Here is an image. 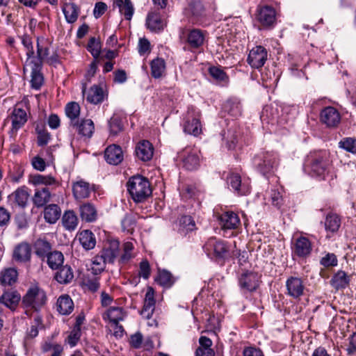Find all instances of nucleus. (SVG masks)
I'll return each instance as SVG.
<instances>
[{"mask_svg": "<svg viewBox=\"0 0 356 356\" xmlns=\"http://www.w3.org/2000/svg\"><path fill=\"white\" fill-rule=\"evenodd\" d=\"M332 165V161L327 151H313L305 158L304 170L312 177L325 180L330 172Z\"/></svg>", "mask_w": 356, "mask_h": 356, "instance_id": "obj_1", "label": "nucleus"}, {"mask_svg": "<svg viewBox=\"0 0 356 356\" xmlns=\"http://www.w3.org/2000/svg\"><path fill=\"white\" fill-rule=\"evenodd\" d=\"M120 253V241L118 239L108 240L102 249L92 259L91 273L100 275L106 264H113Z\"/></svg>", "mask_w": 356, "mask_h": 356, "instance_id": "obj_2", "label": "nucleus"}, {"mask_svg": "<svg viewBox=\"0 0 356 356\" xmlns=\"http://www.w3.org/2000/svg\"><path fill=\"white\" fill-rule=\"evenodd\" d=\"M47 292L38 283H34L27 289L22 298V305L28 315L29 312L40 313L47 305Z\"/></svg>", "mask_w": 356, "mask_h": 356, "instance_id": "obj_3", "label": "nucleus"}, {"mask_svg": "<svg viewBox=\"0 0 356 356\" xmlns=\"http://www.w3.org/2000/svg\"><path fill=\"white\" fill-rule=\"evenodd\" d=\"M203 250L209 259L221 265L230 257L229 243L216 237L209 238L203 245Z\"/></svg>", "mask_w": 356, "mask_h": 356, "instance_id": "obj_4", "label": "nucleus"}, {"mask_svg": "<svg viewBox=\"0 0 356 356\" xmlns=\"http://www.w3.org/2000/svg\"><path fill=\"white\" fill-rule=\"evenodd\" d=\"M127 188L133 200L137 203L145 202L152 193L149 180L141 175L130 177Z\"/></svg>", "mask_w": 356, "mask_h": 356, "instance_id": "obj_5", "label": "nucleus"}, {"mask_svg": "<svg viewBox=\"0 0 356 356\" xmlns=\"http://www.w3.org/2000/svg\"><path fill=\"white\" fill-rule=\"evenodd\" d=\"M253 164L258 172L266 176L277 167L279 157L275 152H261L253 158Z\"/></svg>", "mask_w": 356, "mask_h": 356, "instance_id": "obj_6", "label": "nucleus"}, {"mask_svg": "<svg viewBox=\"0 0 356 356\" xmlns=\"http://www.w3.org/2000/svg\"><path fill=\"white\" fill-rule=\"evenodd\" d=\"M200 111L193 106H189L183 118V130L193 136H198L202 133V125L200 121Z\"/></svg>", "mask_w": 356, "mask_h": 356, "instance_id": "obj_7", "label": "nucleus"}, {"mask_svg": "<svg viewBox=\"0 0 356 356\" xmlns=\"http://www.w3.org/2000/svg\"><path fill=\"white\" fill-rule=\"evenodd\" d=\"M255 19L261 29L270 30L277 24V12L274 7L268 5H259L255 11Z\"/></svg>", "mask_w": 356, "mask_h": 356, "instance_id": "obj_8", "label": "nucleus"}, {"mask_svg": "<svg viewBox=\"0 0 356 356\" xmlns=\"http://www.w3.org/2000/svg\"><path fill=\"white\" fill-rule=\"evenodd\" d=\"M313 242L306 236L300 235L293 239L291 243V253L293 257L306 259L313 251Z\"/></svg>", "mask_w": 356, "mask_h": 356, "instance_id": "obj_9", "label": "nucleus"}, {"mask_svg": "<svg viewBox=\"0 0 356 356\" xmlns=\"http://www.w3.org/2000/svg\"><path fill=\"white\" fill-rule=\"evenodd\" d=\"M227 182L228 186L237 195H248L250 193V179L248 178L242 179L238 173L230 172L227 177Z\"/></svg>", "mask_w": 356, "mask_h": 356, "instance_id": "obj_10", "label": "nucleus"}, {"mask_svg": "<svg viewBox=\"0 0 356 356\" xmlns=\"http://www.w3.org/2000/svg\"><path fill=\"white\" fill-rule=\"evenodd\" d=\"M261 275L258 273L246 270L238 277V286L244 291L252 293L257 290L261 282Z\"/></svg>", "mask_w": 356, "mask_h": 356, "instance_id": "obj_11", "label": "nucleus"}, {"mask_svg": "<svg viewBox=\"0 0 356 356\" xmlns=\"http://www.w3.org/2000/svg\"><path fill=\"white\" fill-rule=\"evenodd\" d=\"M319 120L322 124L327 128H337L341 120V116L339 111L331 106L323 108L319 114Z\"/></svg>", "mask_w": 356, "mask_h": 356, "instance_id": "obj_12", "label": "nucleus"}, {"mask_svg": "<svg viewBox=\"0 0 356 356\" xmlns=\"http://www.w3.org/2000/svg\"><path fill=\"white\" fill-rule=\"evenodd\" d=\"M29 188L25 186L17 188L14 192L8 195V202L12 208L24 209L28 204L30 193Z\"/></svg>", "mask_w": 356, "mask_h": 356, "instance_id": "obj_13", "label": "nucleus"}, {"mask_svg": "<svg viewBox=\"0 0 356 356\" xmlns=\"http://www.w3.org/2000/svg\"><path fill=\"white\" fill-rule=\"evenodd\" d=\"M86 90L87 83H83L81 86L82 94L83 96L86 94L87 102L92 104H101L107 97V94L104 91L102 87L99 85H93L87 92Z\"/></svg>", "mask_w": 356, "mask_h": 356, "instance_id": "obj_14", "label": "nucleus"}, {"mask_svg": "<svg viewBox=\"0 0 356 356\" xmlns=\"http://www.w3.org/2000/svg\"><path fill=\"white\" fill-rule=\"evenodd\" d=\"M267 58V50L264 47L259 45L250 51L247 62L252 68L259 69L264 65Z\"/></svg>", "mask_w": 356, "mask_h": 356, "instance_id": "obj_15", "label": "nucleus"}, {"mask_svg": "<svg viewBox=\"0 0 356 356\" xmlns=\"http://www.w3.org/2000/svg\"><path fill=\"white\" fill-rule=\"evenodd\" d=\"M186 13L193 23L200 24L206 17L205 8L200 0H192L186 8Z\"/></svg>", "mask_w": 356, "mask_h": 356, "instance_id": "obj_16", "label": "nucleus"}, {"mask_svg": "<svg viewBox=\"0 0 356 356\" xmlns=\"http://www.w3.org/2000/svg\"><path fill=\"white\" fill-rule=\"evenodd\" d=\"M218 219L221 229L224 231L236 229L241 225L238 215L232 211H223Z\"/></svg>", "mask_w": 356, "mask_h": 356, "instance_id": "obj_17", "label": "nucleus"}, {"mask_svg": "<svg viewBox=\"0 0 356 356\" xmlns=\"http://www.w3.org/2000/svg\"><path fill=\"white\" fill-rule=\"evenodd\" d=\"M146 25L152 32L159 33L167 26V19L159 11H152L147 14Z\"/></svg>", "mask_w": 356, "mask_h": 356, "instance_id": "obj_18", "label": "nucleus"}, {"mask_svg": "<svg viewBox=\"0 0 356 356\" xmlns=\"http://www.w3.org/2000/svg\"><path fill=\"white\" fill-rule=\"evenodd\" d=\"M126 316L122 307H110L103 314L102 318L104 321H108L115 325L116 329H118L121 332L124 331L123 327L119 324L120 321L124 320Z\"/></svg>", "mask_w": 356, "mask_h": 356, "instance_id": "obj_19", "label": "nucleus"}, {"mask_svg": "<svg viewBox=\"0 0 356 356\" xmlns=\"http://www.w3.org/2000/svg\"><path fill=\"white\" fill-rule=\"evenodd\" d=\"M70 125L79 136L86 138H90L95 131L94 122L90 119H79Z\"/></svg>", "mask_w": 356, "mask_h": 356, "instance_id": "obj_20", "label": "nucleus"}, {"mask_svg": "<svg viewBox=\"0 0 356 356\" xmlns=\"http://www.w3.org/2000/svg\"><path fill=\"white\" fill-rule=\"evenodd\" d=\"M286 294L293 298H299L304 293L305 285L302 279L290 276L286 281Z\"/></svg>", "mask_w": 356, "mask_h": 356, "instance_id": "obj_21", "label": "nucleus"}, {"mask_svg": "<svg viewBox=\"0 0 356 356\" xmlns=\"http://www.w3.org/2000/svg\"><path fill=\"white\" fill-rule=\"evenodd\" d=\"M10 118L12 121L10 131L13 134H16L26 124L28 120L26 111L22 107H19V104H16L14 107Z\"/></svg>", "mask_w": 356, "mask_h": 356, "instance_id": "obj_22", "label": "nucleus"}, {"mask_svg": "<svg viewBox=\"0 0 356 356\" xmlns=\"http://www.w3.org/2000/svg\"><path fill=\"white\" fill-rule=\"evenodd\" d=\"M205 40L204 32L201 29H193L186 33V42L191 51L199 49L204 44Z\"/></svg>", "mask_w": 356, "mask_h": 356, "instance_id": "obj_23", "label": "nucleus"}, {"mask_svg": "<svg viewBox=\"0 0 356 356\" xmlns=\"http://www.w3.org/2000/svg\"><path fill=\"white\" fill-rule=\"evenodd\" d=\"M53 243L46 238H38L33 243V252L42 261H44L45 258L53 250Z\"/></svg>", "mask_w": 356, "mask_h": 356, "instance_id": "obj_24", "label": "nucleus"}, {"mask_svg": "<svg viewBox=\"0 0 356 356\" xmlns=\"http://www.w3.org/2000/svg\"><path fill=\"white\" fill-rule=\"evenodd\" d=\"M156 300L154 291L152 287H148L144 299V304L140 314L147 319L152 318L155 309Z\"/></svg>", "mask_w": 356, "mask_h": 356, "instance_id": "obj_25", "label": "nucleus"}, {"mask_svg": "<svg viewBox=\"0 0 356 356\" xmlns=\"http://www.w3.org/2000/svg\"><path fill=\"white\" fill-rule=\"evenodd\" d=\"M153 145L148 140L140 141L135 149L137 158L143 161H150L154 154Z\"/></svg>", "mask_w": 356, "mask_h": 356, "instance_id": "obj_26", "label": "nucleus"}, {"mask_svg": "<svg viewBox=\"0 0 356 356\" xmlns=\"http://www.w3.org/2000/svg\"><path fill=\"white\" fill-rule=\"evenodd\" d=\"M104 158L106 162L111 165L120 164L124 158L122 148L117 145L108 146L104 151Z\"/></svg>", "mask_w": 356, "mask_h": 356, "instance_id": "obj_27", "label": "nucleus"}, {"mask_svg": "<svg viewBox=\"0 0 356 356\" xmlns=\"http://www.w3.org/2000/svg\"><path fill=\"white\" fill-rule=\"evenodd\" d=\"M13 259L18 262H27L31 258V247L27 242H22L17 245L13 250Z\"/></svg>", "mask_w": 356, "mask_h": 356, "instance_id": "obj_28", "label": "nucleus"}, {"mask_svg": "<svg viewBox=\"0 0 356 356\" xmlns=\"http://www.w3.org/2000/svg\"><path fill=\"white\" fill-rule=\"evenodd\" d=\"M29 65L31 70V86L33 89L38 90L44 83V76L42 73V65L40 62L38 63H29Z\"/></svg>", "mask_w": 356, "mask_h": 356, "instance_id": "obj_29", "label": "nucleus"}, {"mask_svg": "<svg viewBox=\"0 0 356 356\" xmlns=\"http://www.w3.org/2000/svg\"><path fill=\"white\" fill-rule=\"evenodd\" d=\"M79 211L83 221L92 222L97 219V210L92 203L84 202L80 204Z\"/></svg>", "mask_w": 356, "mask_h": 356, "instance_id": "obj_30", "label": "nucleus"}, {"mask_svg": "<svg viewBox=\"0 0 356 356\" xmlns=\"http://www.w3.org/2000/svg\"><path fill=\"white\" fill-rule=\"evenodd\" d=\"M18 280V271L15 268H5L0 271V285L12 286Z\"/></svg>", "mask_w": 356, "mask_h": 356, "instance_id": "obj_31", "label": "nucleus"}, {"mask_svg": "<svg viewBox=\"0 0 356 356\" xmlns=\"http://www.w3.org/2000/svg\"><path fill=\"white\" fill-rule=\"evenodd\" d=\"M183 167L188 170L197 169L199 165V156L196 152L185 149L180 155Z\"/></svg>", "mask_w": 356, "mask_h": 356, "instance_id": "obj_32", "label": "nucleus"}, {"mask_svg": "<svg viewBox=\"0 0 356 356\" xmlns=\"http://www.w3.org/2000/svg\"><path fill=\"white\" fill-rule=\"evenodd\" d=\"M223 111L233 118H238L242 115V106L238 99L231 97L222 106Z\"/></svg>", "mask_w": 356, "mask_h": 356, "instance_id": "obj_33", "label": "nucleus"}, {"mask_svg": "<svg viewBox=\"0 0 356 356\" xmlns=\"http://www.w3.org/2000/svg\"><path fill=\"white\" fill-rule=\"evenodd\" d=\"M56 310L61 315H69L74 310V302L67 294L58 297L56 301Z\"/></svg>", "mask_w": 356, "mask_h": 356, "instance_id": "obj_34", "label": "nucleus"}, {"mask_svg": "<svg viewBox=\"0 0 356 356\" xmlns=\"http://www.w3.org/2000/svg\"><path fill=\"white\" fill-rule=\"evenodd\" d=\"M51 197V194L49 188L47 187H43L35 190V194L32 197V201L35 207L40 208L50 202Z\"/></svg>", "mask_w": 356, "mask_h": 356, "instance_id": "obj_35", "label": "nucleus"}, {"mask_svg": "<svg viewBox=\"0 0 356 356\" xmlns=\"http://www.w3.org/2000/svg\"><path fill=\"white\" fill-rule=\"evenodd\" d=\"M77 237L84 250H90L95 247L96 238L90 230L86 229L80 232Z\"/></svg>", "mask_w": 356, "mask_h": 356, "instance_id": "obj_36", "label": "nucleus"}, {"mask_svg": "<svg viewBox=\"0 0 356 356\" xmlns=\"http://www.w3.org/2000/svg\"><path fill=\"white\" fill-rule=\"evenodd\" d=\"M196 229V225L193 218L190 216H182L178 221L177 231L182 235L186 236L189 232Z\"/></svg>", "mask_w": 356, "mask_h": 356, "instance_id": "obj_37", "label": "nucleus"}, {"mask_svg": "<svg viewBox=\"0 0 356 356\" xmlns=\"http://www.w3.org/2000/svg\"><path fill=\"white\" fill-rule=\"evenodd\" d=\"M51 270H58L64 263V255L58 250H52L45 258V261Z\"/></svg>", "mask_w": 356, "mask_h": 356, "instance_id": "obj_38", "label": "nucleus"}, {"mask_svg": "<svg viewBox=\"0 0 356 356\" xmlns=\"http://www.w3.org/2000/svg\"><path fill=\"white\" fill-rule=\"evenodd\" d=\"M72 192L76 200H82L88 197L91 191L88 183L79 181L73 184Z\"/></svg>", "mask_w": 356, "mask_h": 356, "instance_id": "obj_39", "label": "nucleus"}, {"mask_svg": "<svg viewBox=\"0 0 356 356\" xmlns=\"http://www.w3.org/2000/svg\"><path fill=\"white\" fill-rule=\"evenodd\" d=\"M349 282V276L343 270H339L334 273L330 280V284L337 290L346 288Z\"/></svg>", "mask_w": 356, "mask_h": 356, "instance_id": "obj_40", "label": "nucleus"}, {"mask_svg": "<svg viewBox=\"0 0 356 356\" xmlns=\"http://www.w3.org/2000/svg\"><path fill=\"white\" fill-rule=\"evenodd\" d=\"M63 12L66 21L70 24H73L78 19L80 8L74 3H65L63 7Z\"/></svg>", "mask_w": 356, "mask_h": 356, "instance_id": "obj_41", "label": "nucleus"}, {"mask_svg": "<svg viewBox=\"0 0 356 356\" xmlns=\"http://www.w3.org/2000/svg\"><path fill=\"white\" fill-rule=\"evenodd\" d=\"M78 223V217L73 210H67L64 212L62 217V224L66 230H75Z\"/></svg>", "mask_w": 356, "mask_h": 356, "instance_id": "obj_42", "label": "nucleus"}, {"mask_svg": "<svg viewBox=\"0 0 356 356\" xmlns=\"http://www.w3.org/2000/svg\"><path fill=\"white\" fill-rule=\"evenodd\" d=\"M54 275L55 280L60 284L70 283L74 278V273L72 268L68 266L62 265Z\"/></svg>", "mask_w": 356, "mask_h": 356, "instance_id": "obj_43", "label": "nucleus"}, {"mask_svg": "<svg viewBox=\"0 0 356 356\" xmlns=\"http://www.w3.org/2000/svg\"><path fill=\"white\" fill-rule=\"evenodd\" d=\"M60 208L56 204L47 205L44 210V220L50 224L55 223L60 218Z\"/></svg>", "mask_w": 356, "mask_h": 356, "instance_id": "obj_44", "label": "nucleus"}, {"mask_svg": "<svg viewBox=\"0 0 356 356\" xmlns=\"http://www.w3.org/2000/svg\"><path fill=\"white\" fill-rule=\"evenodd\" d=\"M151 75L154 79H160L165 75V62L163 58L157 57L150 63Z\"/></svg>", "mask_w": 356, "mask_h": 356, "instance_id": "obj_45", "label": "nucleus"}, {"mask_svg": "<svg viewBox=\"0 0 356 356\" xmlns=\"http://www.w3.org/2000/svg\"><path fill=\"white\" fill-rule=\"evenodd\" d=\"M341 223V217L334 213H329L327 214L325 220V228L327 232L336 233Z\"/></svg>", "mask_w": 356, "mask_h": 356, "instance_id": "obj_46", "label": "nucleus"}, {"mask_svg": "<svg viewBox=\"0 0 356 356\" xmlns=\"http://www.w3.org/2000/svg\"><path fill=\"white\" fill-rule=\"evenodd\" d=\"M155 281L165 288H170L175 283V279L172 273L167 270H159Z\"/></svg>", "mask_w": 356, "mask_h": 356, "instance_id": "obj_47", "label": "nucleus"}, {"mask_svg": "<svg viewBox=\"0 0 356 356\" xmlns=\"http://www.w3.org/2000/svg\"><path fill=\"white\" fill-rule=\"evenodd\" d=\"M41 350L44 353L52 351L50 356H63L64 348L60 343L47 340L42 343Z\"/></svg>", "mask_w": 356, "mask_h": 356, "instance_id": "obj_48", "label": "nucleus"}, {"mask_svg": "<svg viewBox=\"0 0 356 356\" xmlns=\"http://www.w3.org/2000/svg\"><path fill=\"white\" fill-rule=\"evenodd\" d=\"M115 4L119 8L121 15H124L125 19L131 20L134 8L131 0H115Z\"/></svg>", "mask_w": 356, "mask_h": 356, "instance_id": "obj_49", "label": "nucleus"}, {"mask_svg": "<svg viewBox=\"0 0 356 356\" xmlns=\"http://www.w3.org/2000/svg\"><path fill=\"white\" fill-rule=\"evenodd\" d=\"M35 133L37 134V144L40 147H43L49 142L51 135L45 128L43 123H38L35 127Z\"/></svg>", "mask_w": 356, "mask_h": 356, "instance_id": "obj_50", "label": "nucleus"}, {"mask_svg": "<svg viewBox=\"0 0 356 356\" xmlns=\"http://www.w3.org/2000/svg\"><path fill=\"white\" fill-rule=\"evenodd\" d=\"M67 117L70 119V124L79 120V117L81 113V107L76 102L67 103L65 108Z\"/></svg>", "mask_w": 356, "mask_h": 356, "instance_id": "obj_51", "label": "nucleus"}, {"mask_svg": "<svg viewBox=\"0 0 356 356\" xmlns=\"http://www.w3.org/2000/svg\"><path fill=\"white\" fill-rule=\"evenodd\" d=\"M209 74L214 80L220 83L227 84L229 82L228 75L220 67H210Z\"/></svg>", "mask_w": 356, "mask_h": 356, "instance_id": "obj_52", "label": "nucleus"}, {"mask_svg": "<svg viewBox=\"0 0 356 356\" xmlns=\"http://www.w3.org/2000/svg\"><path fill=\"white\" fill-rule=\"evenodd\" d=\"M134 249V246L132 242L127 241L122 245V254L120 256L118 259L119 264H127L132 258H134V254L132 253L133 250Z\"/></svg>", "mask_w": 356, "mask_h": 356, "instance_id": "obj_53", "label": "nucleus"}, {"mask_svg": "<svg viewBox=\"0 0 356 356\" xmlns=\"http://www.w3.org/2000/svg\"><path fill=\"white\" fill-rule=\"evenodd\" d=\"M93 276L87 275L83 280V285L91 293L97 292L100 287V276L95 275Z\"/></svg>", "mask_w": 356, "mask_h": 356, "instance_id": "obj_54", "label": "nucleus"}, {"mask_svg": "<svg viewBox=\"0 0 356 356\" xmlns=\"http://www.w3.org/2000/svg\"><path fill=\"white\" fill-rule=\"evenodd\" d=\"M110 133L113 136L118 135L123 130L124 124L120 115H113L108 121Z\"/></svg>", "mask_w": 356, "mask_h": 356, "instance_id": "obj_55", "label": "nucleus"}, {"mask_svg": "<svg viewBox=\"0 0 356 356\" xmlns=\"http://www.w3.org/2000/svg\"><path fill=\"white\" fill-rule=\"evenodd\" d=\"M86 48L87 50L93 56L94 60H97L100 56L102 49L100 41L96 39L95 37H92L90 38Z\"/></svg>", "mask_w": 356, "mask_h": 356, "instance_id": "obj_56", "label": "nucleus"}, {"mask_svg": "<svg viewBox=\"0 0 356 356\" xmlns=\"http://www.w3.org/2000/svg\"><path fill=\"white\" fill-rule=\"evenodd\" d=\"M33 183L35 185L43 184L47 186H58V181L52 176L35 175L33 177Z\"/></svg>", "mask_w": 356, "mask_h": 356, "instance_id": "obj_57", "label": "nucleus"}, {"mask_svg": "<svg viewBox=\"0 0 356 356\" xmlns=\"http://www.w3.org/2000/svg\"><path fill=\"white\" fill-rule=\"evenodd\" d=\"M339 147L348 152L356 154V138L346 137L339 142Z\"/></svg>", "mask_w": 356, "mask_h": 356, "instance_id": "obj_58", "label": "nucleus"}, {"mask_svg": "<svg viewBox=\"0 0 356 356\" xmlns=\"http://www.w3.org/2000/svg\"><path fill=\"white\" fill-rule=\"evenodd\" d=\"M49 55V48L43 47L40 45L39 38L37 39V56L34 57V56L31 58V60L29 63H38L40 62V64L43 65V60L47 56Z\"/></svg>", "mask_w": 356, "mask_h": 356, "instance_id": "obj_59", "label": "nucleus"}, {"mask_svg": "<svg viewBox=\"0 0 356 356\" xmlns=\"http://www.w3.org/2000/svg\"><path fill=\"white\" fill-rule=\"evenodd\" d=\"M222 139L225 141L227 147L233 149L238 143V135L235 131L229 129L227 133L222 134Z\"/></svg>", "mask_w": 356, "mask_h": 356, "instance_id": "obj_60", "label": "nucleus"}, {"mask_svg": "<svg viewBox=\"0 0 356 356\" xmlns=\"http://www.w3.org/2000/svg\"><path fill=\"white\" fill-rule=\"evenodd\" d=\"M338 260L334 253L327 252L320 260V264L325 268L334 267L337 266Z\"/></svg>", "mask_w": 356, "mask_h": 356, "instance_id": "obj_61", "label": "nucleus"}, {"mask_svg": "<svg viewBox=\"0 0 356 356\" xmlns=\"http://www.w3.org/2000/svg\"><path fill=\"white\" fill-rule=\"evenodd\" d=\"M121 224L123 230L131 232L136 224V218L132 214H126Z\"/></svg>", "mask_w": 356, "mask_h": 356, "instance_id": "obj_62", "label": "nucleus"}, {"mask_svg": "<svg viewBox=\"0 0 356 356\" xmlns=\"http://www.w3.org/2000/svg\"><path fill=\"white\" fill-rule=\"evenodd\" d=\"M151 275V267L149 261L147 259L142 260L139 264V277H143L144 280H148Z\"/></svg>", "mask_w": 356, "mask_h": 356, "instance_id": "obj_63", "label": "nucleus"}, {"mask_svg": "<svg viewBox=\"0 0 356 356\" xmlns=\"http://www.w3.org/2000/svg\"><path fill=\"white\" fill-rule=\"evenodd\" d=\"M21 40H22V44L27 50V51H26L27 58L28 59L31 58L34 56V54H35L31 38L29 35L24 34L21 37Z\"/></svg>", "mask_w": 356, "mask_h": 356, "instance_id": "obj_64", "label": "nucleus"}]
</instances>
